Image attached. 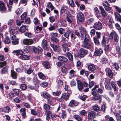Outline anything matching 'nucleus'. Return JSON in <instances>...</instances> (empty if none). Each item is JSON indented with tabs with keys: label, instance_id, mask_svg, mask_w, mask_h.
I'll return each instance as SVG.
<instances>
[{
	"label": "nucleus",
	"instance_id": "f257e3e1",
	"mask_svg": "<svg viewBox=\"0 0 121 121\" xmlns=\"http://www.w3.org/2000/svg\"><path fill=\"white\" fill-rule=\"evenodd\" d=\"M90 39L89 37L85 38L82 44V46L87 49L92 48L93 46V43L92 42H90Z\"/></svg>",
	"mask_w": 121,
	"mask_h": 121
},
{
	"label": "nucleus",
	"instance_id": "f03ea898",
	"mask_svg": "<svg viewBox=\"0 0 121 121\" xmlns=\"http://www.w3.org/2000/svg\"><path fill=\"white\" fill-rule=\"evenodd\" d=\"M79 29L81 32L80 37L82 39H83V35H85L84 38L89 37V35L84 27L81 26L79 27Z\"/></svg>",
	"mask_w": 121,
	"mask_h": 121
},
{
	"label": "nucleus",
	"instance_id": "7ed1b4c3",
	"mask_svg": "<svg viewBox=\"0 0 121 121\" xmlns=\"http://www.w3.org/2000/svg\"><path fill=\"white\" fill-rule=\"evenodd\" d=\"M109 38L112 39L114 38L115 41L117 42L118 41L119 37L118 34L115 31H112L110 33L109 35Z\"/></svg>",
	"mask_w": 121,
	"mask_h": 121
},
{
	"label": "nucleus",
	"instance_id": "20e7f679",
	"mask_svg": "<svg viewBox=\"0 0 121 121\" xmlns=\"http://www.w3.org/2000/svg\"><path fill=\"white\" fill-rule=\"evenodd\" d=\"M76 18L78 21L80 22H83L84 20V15L80 12L77 13Z\"/></svg>",
	"mask_w": 121,
	"mask_h": 121
},
{
	"label": "nucleus",
	"instance_id": "39448f33",
	"mask_svg": "<svg viewBox=\"0 0 121 121\" xmlns=\"http://www.w3.org/2000/svg\"><path fill=\"white\" fill-rule=\"evenodd\" d=\"M93 27L96 30H100L102 29V25L101 22L98 21L94 23Z\"/></svg>",
	"mask_w": 121,
	"mask_h": 121
},
{
	"label": "nucleus",
	"instance_id": "423d86ee",
	"mask_svg": "<svg viewBox=\"0 0 121 121\" xmlns=\"http://www.w3.org/2000/svg\"><path fill=\"white\" fill-rule=\"evenodd\" d=\"M103 53V51L101 48H95L94 54L95 56H99L102 54Z\"/></svg>",
	"mask_w": 121,
	"mask_h": 121
},
{
	"label": "nucleus",
	"instance_id": "0eeeda50",
	"mask_svg": "<svg viewBox=\"0 0 121 121\" xmlns=\"http://www.w3.org/2000/svg\"><path fill=\"white\" fill-rule=\"evenodd\" d=\"M106 75L109 78H112L113 76V73L111 69L109 68H107L105 69Z\"/></svg>",
	"mask_w": 121,
	"mask_h": 121
},
{
	"label": "nucleus",
	"instance_id": "6e6552de",
	"mask_svg": "<svg viewBox=\"0 0 121 121\" xmlns=\"http://www.w3.org/2000/svg\"><path fill=\"white\" fill-rule=\"evenodd\" d=\"M69 96L70 95L69 94L63 93L60 98V100L61 101L64 100H65V101H66L68 99Z\"/></svg>",
	"mask_w": 121,
	"mask_h": 121
},
{
	"label": "nucleus",
	"instance_id": "1a4fd4ad",
	"mask_svg": "<svg viewBox=\"0 0 121 121\" xmlns=\"http://www.w3.org/2000/svg\"><path fill=\"white\" fill-rule=\"evenodd\" d=\"M71 45V44L69 42L68 43H65L63 44L62 46L64 52H65L66 50L67 51H69V49L68 48V47H70Z\"/></svg>",
	"mask_w": 121,
	"mask_h": 121
},
{
	"label": "nucleus",
	"instance_id": "9d476101",
	"mask_svg": "<svg viewBox=\"0 0 121 121\" xmlns=\"http://www.w3.org/2000/svg\"><path fill=\"white\" fill-rule=\"evenodd\" d=\"M12 40V43L13 45H15L18 43L19 40L14 35H13L10 38Z\"/></svg>",
	"mask_w": 121,
	"mask_h": 121
},
{
	"label": "nucleus",
	"instance_id": "9b49d317",
	"mask_svg": "<svg viewBox=\"0 0 121 121\" xmlns=\"http://www.w3.org/2000/svg\"><path fill=\"white\" fill-rule=\"evenodd\" d=\"M87 50L83 48H81L79 50V55L81 57H83L87 54Z\"/></svg>",
	"mask_w": 121,
	"mask_h": 121
},
{
	"label": "nucleus",
	"instance_id": "f8f14e48",
	"mask_svg": "<svg viewBox=\"0 0 121 121\" xmlns=\"http://www.w3.org/2000/svg\"><path fill=\"white\" fill-rule=\"evenodd\" d=\"M33 42V41L31 39H25L23 40V43L25 45H30L32 44Z\"/></svg>",
	"mask_w": 121,
	"mask_h": 121
},
{
	"label": "nucleus",
	"instance_id": "ddd939ff",
	"mask_svg": "<svg viewBox=\"0 0 121 121\" xmlns=\"http://www.w3.org/2000/svg\"><path fill=\"white\" fill-rule=\"evenodd\" d=\"M88 119L89 120H93L95 117L94 112L92 111L89 112L88 114Z\"/></svg>",
	"mask_w": 121,
	"mask_h": 121
},
{
	"label": "nucleus",
	"instance_id": "4468645a",
	"mask_svg": "<svg viewBox=\"0 0 121 121\" xmlns=\"http://www.w3.org/2000/svg\"><path fill=\"white\" fill-rule=\"evenodd\" d=\"M26 109L24 108H21L20 110V113L23 118L26 117Z\"/></svg>",
	"mask_w": 121,
	"mask_h": 121
},
{
	"label": "nucleus",
	"instance_id": "2eb2a0df",
	"mask_svg": "<svg viewBox=\"0 0 121 121\" xmlns=\"http://www.w3.org/2000/svg\"><path fill=\"white\" fill-rule=\"evenodd\" d=\"M77 83L78 89L79 91H81L84 88L82 84V83L79 80H77Z\"/></svg>",
	"mask_w": 121,
	"mask_h": 121
},
{
	"label": "nucleus",
	"instance_id": "dca6fc26",
	"mask_svg": "<svg viewBox=\"0 0 121 121\" xmlns=\"http://www.w3.org/2000/svg\"><path fill=\"white\" fill-rule=\"evenodd\" d=\"M41 45L42 48L45 50H46L48 48V44L47 41L45 39H43L42 41Z\"/></svg>",
	"mask_w": 121,
	"mask_h": 121
},
{
	"label": "nucleus",
	"instance_id": "f3484780",
	"mask_svg": "<svg viewBox=\"0 0 121 121\" xmlns=\"http://www.w3.org/2000/svg\"><path fill=\"white\" fill-rule=\"evenodd\" d=\"M73 18V17L70 14L68 15L66 17L67 20L68 22L69 25L70 26L72 25V24Z\"/></svg>",
	"mask_w": 121,
	"mask_h": 121
},
{
	"label": "nucleus",
	"instance_id": "a211bd4d",
	"mask_svg": "<svg viewBox=\"0 0 121 121\" xmlns=\"http://www.w3.org/2000/svg\"><path fill=\"white\" fill-rule=\"evenodd\" d=\"M89 70L92 72H94L96 69V67L95 65L93 64L89 65L88 67Z\"/></svg>",
	"mask_w": 121,
	"mask_h": 121
},
{
	"label": "nucleus",
	"instance_id": "6ab92c4d",
	"mask_svg": "<svg viewBox=\"0 0 121 121\" xmlns=\"http://www.w3.org/2000/svg\"><path fill=\"white\" fill-rule=\"evenodd\" d=\"M5 5V4L3 1H0V11H4L6 10Z\"/></svg>",
	"mask_w": 121,
	"mask_h": 121
},
{
	"label": "nucleus",
	"instance_id": "aec40b11",
	"mask_svg": "<svg viewBox=\"0 0 121 121\" xmlns=\"http://www.w3.org/2000/svg\"><path fill=\"white\" fill-rule=\"evenodd\" d=\"M114 15L116 20L121 22V16L117 12H116L114 13Z\"/></svg>",
	"mask_w": 121,
	"mask_h": 121
},
{
	"label": "nucleus",
	"instance_id": "412c9836",
	"mask_svg": "<svg viewBox=\"0 0 121 121\" xmlns=\"http://www.w3.org/2000/svg\"><path fill=\"white\" fill-rule=\"evenodd\" d=\"M107 38L106 39L104 36H103L101 42V44L102 46H105L107 43L108 41V40H107Z\"/></svg>",
	"mask_w": 121,
	"mask_h": 121
},
{
	"label": "nucleus",
	"instance_id": "4be33fe9",
	"mask_svg": "<svg viewBox=\"0 0 121 121\" xmlns=\"http://www.w3.org/2000/svg\"><path fill=\"white\" fill-rule=\"evenodd\" d=\"M93 109L94 110V113L96 112L97 114H98V111L100 109V107L99 106L97 105H94L93 107Z\"/></svg>",
	"mask_w": 121,
	"mask_h": 121
},
{
	"label": "nucleus",
	"instance_id": "5701e85b",
	"mask_svg": "<svg viewBox=\"0 0 121 121\" xmlns=\"http://www.w3.org/2000/svg\"><path fill=\"white\" fill-rule=\"evenodd\" d=\"M14 54L17 56L20 55L21 56L23 54V52L21 50H17L14 51L13 52Z\"/></svg>",
	"mask_w": 121,
	"mask_h": 121
},
{
	"label": "nucleus",
	"instance_id": "b1692460",
	"mask_svg": "<svg viewBox=\"0 0 121 121\" xmlns=\"http://www.w3.org/2000/svg\"><path fill=\"white\" fill-rule=\"evenodd\" d=\"M103 5L106 11H109V12H112L111 11H112V8L111 7H109V5H107L104 3H103Z\"/></svg>",
	"mask_w": 121,
	"mask_h": 121
},
{
	"label": "nucleus",
	"instance_id": "393cba45",
	"mask_svg": "<svg viewBox=\"0 0 121 121\" xmlns=\"http://www.w3.org/2000/svg\"><path fill=\"white\" fill-rule=\"evenodd\" d=\"M78 102L76 101L75 102L73 100H72L70 102L69 104V106L71 107H73V106H76L78 104Z\"/></svg>",
	"mask_w": 121,
	"mask_h": 121
},
{
	"label": "nucleus",
	"instance_id": "a878e982",
	"mask_svg": "<svg viewBox=\"0 0 121 121\" xmlns=\"http://www.w3.org/2000/svg\"><path fill=\"white\" fill-rule=\"evenodd\" d=\"M58 59L64 62H66L68 60V59L66 57L62 56H58Z\"/></svg>",
	"mask_w": 121,
	"mask_h": 121
},
{
	"label": "nucleus",
	"instance_id": "bb28decb",
	"mask_svg": "<svg viewBox=\"0 0 121 121\" xmlns=\"http://www.w3.org/2000/svg\"><path fill=\"white\" fill-rule=\"evenodd\" d=\"M75 72L73 69L71 70L69 72V78H71L73 77L75 74Z\"/></svg>",
	"mask_w": 121,
	"mask_h": 121
},
{
	"label": "nucleus",
	"instance_id": "cd10ccee",
	"mask_svg": "<svg viewBox=\"0 0 121 121\" xmlns=\"http://www.w3.org/2000/svg\"><path fill=\"white\" fill-rule=\"evenodd\" d=\"M71 30L70 29H68L67 31L64 34V36L68 38L69 36V34L71 33Z\"/></svg>",
	"mask_w": 121,
	"mask_h": 121
},
{
	"label": "nucleus",
	"instance_id": "c85d7f7f",
	"mask_svg": "<svg viewBox=\"0 0 121 121\" xmlns=\"http://www.w3.org/2000/svg\"><path fill=\"white\" fill-rule=\"evenodd\" d=\"M51 111H49L47 112V113H46L47 116H46V119L47 120H48L49 119H50L51 117L52 120H53V118L52 117V116L51 114Z\"/></svg>",
	"mask_w": 121,
	"mask_h": 121
},
{
	"label": "nucleus",
	"instance_id": "c756f323",
	"mask_svg": "<svg viewBox=\"0 0 121 121\" xmlns=\"http://www.w3.org/2000/svg\"><path fill=\"white\" fill-rule=\"evenodd\" d=\"M27 29V27L26 26L23 25L20 27L19 29V31L20 32L23 33Z\"/></svg>",
	"mask_w": 121,
	"mask_h": 121
},
{
	"label": "nucleus",
	"instance_id": "7c9ffc66",
	"mask_svg": "<svg viewBox=\"0 0 121 121\" xmlns=\"http://www.w3.org/2000/svg\"><path fill=\"white\" fill-rule=\"evenodd\" d=\"M20 58L22 60H27L29 59V57L27 55L22 54L20 56Z\"/></svg>",
	"mask_w": 121,
	"mask_h": 121
},
{
	"label": "nucleus",
	"instance_id": "2f4dec72",
	"mask_svg": "<svg viewBox=\"0 0 121 121\" xmlns=\"http://www.w3.org/2000/svg\"><path fill=\"white\" fill-rule=\"evenodd\" d=\"M43 97L46 98H49L51 97L50 95L47 92H45L43 93Z\"/></svg>",
	"mask_w": 121,
	"mask_h": 121
},
{
	"label": "nucleus",
	"instance_id": "473e14b6",
	"mask_svg": "<svg viewBox=\"0 0 121 121\" xmlns=\"http://www.w3.org/2000/svg\"><path fill=\"white\" fill-rule=\"evenodd\" d=\"M11 74L12 77L14 79H16L17 77V74L16 73L14 72L13 70H11Z\"/></svg>",
	"mask_w": 121,
	"mask_h": 121
},
{
	"label": "nucleus",
	"instance_id": "72a5a7b5",
	"mask_svg": "<svg viewBox=\"0 0 121 121\" xmlns=\"http://www.w3.org/2000/svg\"><path fill=\"white\" fill-rule=\"evenodd\" d=\"M94 10L95 13L96 15V17L99 18L100 16V13L98 10V9L97 7H95L94 9Z\"/></svg>",
	"mask_w": 121,
	"mask_h": 121
},
{
	"label": "nucleus",
	"instance_id": "f704fd0d",
	"mask_svg": "<svg viewBox=\"0 0 121 121\" xmlns=\"http://www.w3.org/2000/svg\"><path fill=\"white\" fill-rule=\"evenodd\" d=\"M66 54L67 57L69 60L71 61H72L73 58L72 54L69 52L67 53Z\"/></svg>",
	"mask_w": 121,
	"mask_h": 121
},
{
	"label": "nucleus",
	"instance_id": "c9c22d12",
	"mask_svg": "<svg viewBox=\"0 0 121 121\" xmlns=\"http://www.w3.org/2000/svg\"><path fill=\"white\" fill-rule=\"evenodd\" d=\"M73 117L75 119L77 120V121H82V118L79 115H74Z\"/></svg>",
	"mask_w": 121,
	"mask_h": 121
},
{
	"label": "nucleus",
	"instance_id": "e433bc0d",
	"mask_svg": "<svg viewBox=\"0 0 121 121\" xmlns=\"http://www.w3.org/2000/svg\"><path fill=\"white\" fill-rule=\"evenodd\" d=\"M38 75L40 78L43 80H45L46 78V77L41 72H39L38 73Z\"/></svg>",
	"mask_w": 121,
	"mask_h": 121
},
{
	"label": "nucleus",
	"instance_id": "4c0bfd02",
	"mask_svg": "<svg viewBox=\"0 0 121 121\" xmlns=\"http://www.w3.org/2000/svg\"><path fill=\"white\" fill-rule=\"evenodd\" d=\"M8 67V66H5L1 70V73L4 74L7 72Z\"/></svg>",
	"mask_w": 121,
	"mask_h": 121
},
{
	"label": "nucleus",
	"instance_id": "58836bf2",
	"mask_svg": "<svg viewBox=\"0 0 121 121\" xmlns=\"http://www.w3.org/2000/svg\"><path fill=\"white\" fill-rule=\"evenodd\" d=\"M114 114L116 116V118L117 121H121V115L118 113L115 112L114 113Z\"/></svg>",
	"mask_w": 121,
	"mask_h": 121
},
{
	"label": "nucleus",
	"instance_id": "ea45409f",
	"mask_svg": "<svg viewBox=\"0 0 121 121\" xmlns=\"http://www.w3.org/2000/svg\"><path fill=\"white\" fill-rule=\"evenodd\" d=\"M15 22V20L13 19H9L8 21L7 24L9 26H11L12 25H13Z\"/></svg>",
	"mask_w": 121,
	"mask_h": 121
},
{
	"label": "nucleus",
	"instance_id": "a19ab883",
	"mask_svg": "<svg viewBox=\"0 0 121 121\" xmlns=\"http://www.w3.org/2000/svg\"><path fill=\"white\" fill-rule=\"evenodd\" d=\"M3 42L6 44H9L10 42V40L8 37H7L4 40Z\"/></svg>",
	"mask_w": 121,
	"mask_h": 121
},
{
	"label": "nucleus",
	"instance_id": "79ce46f5",
	"mask_svg": "<svg viewBox=\"0 0 121 121\" xmlns=\"http://www.w3.org/2000/svg\"><path fill=\"white\" fill-rule=\"evenodd\" d=\"M27 13L26 12H24L23 13L22 15L20 16L21 18V20L23 21L25 18L27 16Z\"/></svg>",
	"mask_w": 121,
	"mask_h": 121
},
{
	"label": "nucleus",
	"instance_id": "37998d69",
	"mask_svg": "<svg viewBox=\"0 0 121 121\" xmlns=\"http://www.w3.org/2000/svg\"><path fill=\"white\" fill-rule=\"evenodd\" d=\"M61 71L63 73H66L68 71V69L64 66H63L61 68Z\"/></svg>",
	"mask_w": 121,
	"mask_h": 121
},
{
	"label": "nucleus",
	"instance_id": "c03bdc74",
	"mask_svg": "<svg viewBox=\"0 0 121 121\" xmlns=\"http://www.w3.org/2000/svg\"><path fill=\"white\" fill-rule=\"evenodd\" d=\"M101 60L103 63L105 64L107 62L108 59L106 57H104L101 59Z\"/></svg>",
	"mask_w": 121,
	"mask_h": 121
},
{
	"label": "nucleus",
	"instance_id": "a18cd8bd",
	"mask_svg": "<svg viewBox=\"0 0 121 121\" xmlns=\"http://www.w3.org/2000/svg\"><path fill=\"white\" fill-rule=\"evenodd\" d=\"M79 114L81 116H86L87 115V113L85 110H82L81 111H80Z\"/></svg>",
	"mask_w": 121,
	"mask_h": 121
},
{
	"label": "nucleus",
	"instance_id": "49530a36",
	"mask_svg": "<svg viewBox=\"0 0 121 121\" xmlns=\"http://www.w3.org/2000/svg\"><path fill=\"white\" fill-rule=\"evenodd\" d=\"M3 112L7 113L9 112L10 108L6 106L5 107L3 108Z\"/></svg>",
	"mask_w": 121,
	"mask_h": 121
},
{
	"label": "nucleus",
	"instance_id": "de8ad7c7",
	"mask_svg": "<svg viewBox=\"0 0 121 121\" xmlns=\"http://www.w3.org/2000/svg\"><path fill=\"white\" fill-rule=\"evenodd\" d=\"M31 113L33 115L36 116L37 115L38 113L36 109H30Z\"/></svg>",
	"mask_w": 121,
	"mask_h": 121
},
{
	"label": "nucleus",
	"instance_id": "09e8293b",
	"mask_svg": "<svg viewBox=\"0 0 121 121\" xmlns=\"http://www.w3.org/2000/svg\"><path fill=\"white\" fill-rule=\"evenodd\" d=\"M43 65L46 69H48L50 66L49 63L48 62H44L43 63Z\"/></svg>",
	"mask_w": 121,
	"mask_h": 121
},
{
	"label": "nucleus",
	"instance_id": "8fccbe9b",
	"mask_svg": "<svg viewBox=\"0 0 121 121\" xmlns=\"http://www.w3.org/2000/svg\"><path fill=\"white\" fill-rule=\"evenodd\" d=\"M68 9V7L66 6H64L61 8V12L62 13H64Z\"/></svg>",
	"mask_w": 121,
	"mask_h": 121
},
{
	"label": "nucleus",
	"instance_id": "3c124183",
	"mask_svg": "<svg viewBox=\"0 0 121 121\" xmlns=\"http://www.w3.org/2000/svg\"><path fill=\"white\" fill-rule=\"evenodd\" d=\"M61 93V91H55L53 92V96H58L60 95Z\"/></svg>",
	"mask_w": 121,
	"mask_h": 121
},
{
	"label": "nucleus",
	"instance_id": "603ef678",
	"mask_svg": "<svg viewBox=\"0 0 121 121\" xmlns=\"http://www.w3.org/2000/svg\"><path fill=\"white\" fill-rule=\"evenodd\" d=\"M30 21L29 17H27L26 18L24 23L26 24H30Z\"/></svg>",
	"mask_w": 121,
	"mask_h": 121
},
{
	"label": "nucleus",
	"instance_id": "864d4df0",
	"mask_svg": "<svg viewBox=\"0 0 121 121\" xmlns=\"http://www.w3.org/2000/svg\"><path fill=\"white\" fill-rule=\"evenodd\" d=\"M13 91L16 95L17 96L18 95L19 93V90L16 89H13Z\"/></svg>",
	"mask_w": 121,
	"mask_h": 121
},
{
	"label": "nucleus",
	"instance_id": "5fc2aeb1",
	"mask_svg": "<svg viewBox=\"0 0 121 121\" xmlns=\"http://www.w3.org/2000/svg\"><path fill=\"white\" fill-rule=\"evenodd\" d=\"M20 87L21 89L23 90H25L27 88L26 85L24 84H21L20 86Z\"/></svg>",
	"mask_w": 121,
	"mask_h": 121
},
{
	"label": "nucleus",
	"instance_id": "6e6d98bb",
	"mask_svg": "<svg viewBox=\"0 0 121 121\" xmlns=\"http://www.w3.org/2000/svg\"><path fill=\"white\" fill-rule=\"evenodd\" d=\"M114 7L115 8L116 11L118 12L117 13H120L121 12V8L118 6H114Z\"/></svg>",
	"mask_w": 121,
	"mask_h": 121
},
{
	"label": "nucleus",
	"instance_id": "4d7b16f0",
	"mask_svg": "<svg viewBox=\"0 0 121 121\" xmlns=\"http://www.w3.org/2000/svg\"><path fill=\"white\" fill-rule=\"evenodd\" d=\"M63 82L61 80H59L58 81L57 85L59 87H61L63 85Z\"/></svg>",
	"mask_w": 121,
	"mask_h": 121
},
{
	"label": "nucleus",
	"instance_id": "13d9d810",
	"mask_svg": "<svg viewBox=\"0 0 121 121\" xmlns=\"http://www.w3.org/2000/svg\"><path fill=\"white\" fill-rule=\"evenodd\" d=\"M115 25L116 29L119 30V32L120 33H121V31H120L121 29V28L119 24L118 23H117L115 24Z\"/></svg>",
	"mask_w": 121,
	"mask_h": 121
},
{
	"label": "nucleus",
	"instance_id": "bf43d9fd",
	"mask_svg": "<svg viewBox=\"0 0 121 121\" xmlns=\"http://www.w3.org/2000/svg\"><path fill=\"white\" fill-rule=\"evenodd\" d=\"M58 30L59 33L61 34H63L65 33V29H63L61 28H60L59 29H58Z\"/></svg>",
	"mask_w": 121,
	"mask_h": 121
},
{
	"label": "nucleus",
	"instance_id": "052dcab7",
	"mask_svg": "<svg viewBox=\"0 0 121 121\" xmlns=\"http://www.w3.org/2000/svg\"><path fill=\"white\" fill-rule=\"evenodd\" d=\"M121 49L119 46H117L116 47V50L120 54H121Z\"/></svg>",
	"mask_w": 121,
	"mask_h": 121
},
{
	"label": "nucleus",
	"instance_id": "680f3d73",
	"mask_svg": "<svg viewBox=\"0 0 121 121\" xmlns=\"http://www.w3.org/2000/svg\"><path fill=\"white\" fill-rule=\"evenodd\" d=\"M93 39L95 44L97 45H98L99 43V42L97 38L96 37H94L93 38Z\"/></svg>",
	"mask_w": 121,
	"mask_h": 121
},
{
	"label": "nucleus",
	"instance_id": "e2e57ef3",
	"mask_svg": "<svg viewBox=\"0 0 121 121\" xmlns=\"http://www.w3.org/2000/svg\"><path fill=\"white\" fill-rule=\"evenodd\" d=\"M100 95H96L93 97V100H97L100 99Z\"/></svg>",
	"mask_w": 121,
	"mask_h": 121
},
{
	"label": "nucleus",
	"instance_id": "0e129e2a",
	"mask_svg": "<svg viewBox=\"0 0 121 121\" xmlns=\"http://www.w3.org/2000/svg\"><path fill=\"white\" fill-rule=\"evenodd\" d=\"M25 35L29 38H31L32 36V34L30 32H26L25 34Z\"/></svg>",
	"mask_w": 121,
	"mask_h": 121
},
{
	"label": "nucleus",
	"instance_id": "69168bd1",
	"mask_svg": "<svg viewBox=\"0 0 121 121\" xmlns=\"http://www.w3.org/2000/svg\"><path fill=\"white\" fill-rule=\"evenodd\" d=\"M105 88L106 90L108 91L111 90L112 88L109 84H105Z\"/></svg>",
	"mask_w": 121,
	"mask_h": 121
},
{
	"label": "nucleus",
	"instance_id": "338daca9",
	"mask_svg": "<svg viewBox=\"0 0 121 121\" xmlns=\"http://www.w3.org/2000/svg\"><path fill=\"white\" fill-rule=\"evenodd\" d=\"M87 96L86 95H83L82 96H79V98L83 101H84L85 100Z\"/></svg>",
	"mask_w": 121,
	"mask_h": 121
},
{
	"label": "nucleus",
	"instance_id": "774afa93",
	"mask_svg": "<svg viewBox=\"0 0 121 121\" xmlns=\"http://www.w3.org/2000/svg\"><path fill=\"white\" fill-rule=\"evenodd\" d=\"M33 21L35 25H38L39 23V21L36 18L34 19Z\"/></svg>",
	"mask_w": 121,
	"mask_h": 121
}]
</instances>
